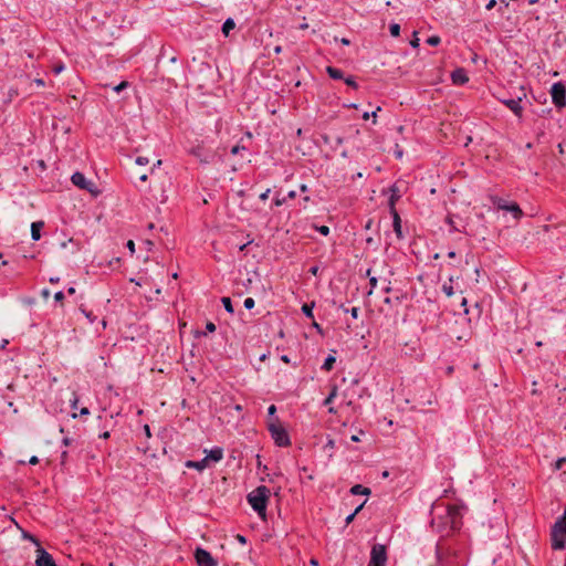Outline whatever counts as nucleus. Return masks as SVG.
Segmentation results:
<instances>
[{
    "label": "nucleus",
    "mask_w": 566,
    "mask_h": 566,
    "mask_svg": "<svg viewBox=\"0 0 566 566\" xmlns=\"http://www.w3.org/2000/svg\"><path fill=\"white\" fill-rule=\"evenodd\" d=\"M452 82L458 85H463L469 82V77L463 69H457L451 74Z\"/></svg>",
    "instance_id": "obj_15"
},
{
    "label": "nucleus",
    "mask_w": 566,
    "mask_h": 566,
    "mask_svg": "<svg viewBox=\"0 0 566 566\" xmlns=\"http://www.w3.org/2000/svg\"><path fill=\"white\" fill-rule=\"evenodd\" d=\"M300 191H301V192H307V191H308V187H307L305 184H302V185L300 186Z\"/></svg>",
    "instance_id": "obj_64"
},
{
    "label": "nucleus",
    "mask_w": 566,
    "mask_h": 566,
    "mask_svg": "<svg viewBox=\"0 0 566 566\" xmlns=\"http://www.w3.org/2000/svg\"><path fill=\"white\" fill-rule=\"evenodd\" d=\"M315 230L325 237L329 234V228L327 226H315Z\"/></svg>",
    "instance_id": "obj_37"
},
{
    "label": "nucleus",
    "mask_w": 566,
    "mask_h": 566,
    "mask_svg": "<svg viewBox=\"0 0 566 566\" xmlns=\"http://www.w3.org/2000/svg\"><path fill=\"white\" fill-rule=\"evenodd\" d=\"M312 326L319 333V334H323V328L322 326L316 323L315 321L313 322Z\"/></svg>",
    "instance_id": "obj_55"
},
{
    "label": "nucleus",
    "mask_w": 566,
    "mask_h": 566,
    "mask_svg": "<svg viewBox=\"0 0 566 566\" xmlns=\"http://www.w3.org/2000/svg\"><path fill=\"white\" fill-rule=\"evenodd\" d=\"M315 306V303H305L302 305V313L307 317V318H314V314H313V308Z\"/></svg>",
    "instance_id": "obj_25"
},
{
    "label": "nucleus",
    "mask_w": 566,
    "mask_h": 566,
    "mask_svg": "<svg viewBox=\"0 0 566 566\" xmlns=\"http://www.w3.org/2000/svg\"><path fill=\"white\" fill-rule=\"evenodd\" d=\"M44 227L43 221H35L31 224V238L33 241H39L41 239V230Z\"/></svg>",
    "instance_id": "obj_17"
},
{
    "label": "nucleus",
    "mask_w": 566,
    "mask_h": 566,
    "mask_svg": "<svg viewBox=\"0 0 566 566\" xmlns=\"http://www.w3.org/2000/svg\"><path fill=\"white\" fill-rule=\"evenodd\" d=\"M565 463H566V457L558 458L553 465V470L554 471L560 470Z\"/></svg>",
    "instance_id": "obj_33"
},
{
    "label": "nucleus",
    "mask_w": 566,
    "mask_h": 566,
    "mask_svg": "<svg viewBox=\"0 0 566 566\" xmlns=\"http://www.w3.org/2000/svg\"><path fill=\"white\" fill-rule=\"evenodd\" d=\"M500 3H501L502 6L497 9V11H499L501 14H503V12H504V11H503V9L509 7V1H507V0H500Z\"/></svg>",
    "instance_id": "obj_47"
},
{
    "label": "nucleus",
    "mask_w": 566,
    "mask_h": 566,
    "mask_svg": "<svg viewBox=\"0 0 566 566\" xmlns=\"http://www.w3.org/2000/svg\"><path fill=\"white\" fill-rule=\"evenodd\" d=\"M446 222L451 227V232L459 231V229L454 226L453 219L451 216H448Z\"/></svg>",
    "instance_id": "obj_43"
},
{
    "label": "nucleus",
    "mask_w": 566,
    "mask_h": 566,
    "mask_svg": "<svg viewBox=\"0 0 566 566\" xmlns=\"http://www.w3.org/2000/svg\"><path fill=\"white\" fill-rule=\"evenodd\" d=\"M29 463L35 465L39 463V458L36 455H32L29 460Z\"/></svg>",
    "instance_id": "obj_57"
},
{
    "label": "nucleus",
    "mask_w": 566,
    "mask_h": 566,
    "mask_svg": "<svg viewBox=\"0 0 566 566\" xmlns=\"http://www.w3.org/2000/svg\"><path fill=\"white\" fill-rule=\"evenodd\" d=\"M71 181L74 186H76L80 189L88 191L94 197H97L101 193V190L97 188V186L92 180L86 179L84 174L80 171H75L72 175Z\"/></svg>",
    "instance_id": "obj_6"
},
{
    "label": "nucleus",
    "mask_w": 566,
    "mask_h": 566,
    "mask_svg": "<svg viewBox=\"0 0 566 566\" xmlns=\"http://www.w3.org/2000/svg\"><path fill=\"white\" fill-rule=\"evenodd\" d=\"M295 197H296V191L295 190L289 191L286 197H283V198H280V197L276 196L273 199V206L281 207V206H283L287 201V199H294Z\"/></svg>",
    "instance_id": "obj_20"
},
{
    "label": "nucleus",
    "mask_w": 566,
    "mask_h": 566,
    "mask_svg": "<svg viewBox=\"0 0 566 566\" xmlns=\"http://www.w3.org/2000/svg\"><path fill=\"white\" fill-rule=\"evenodd\" d=\"M195 559L198 566H217L216 559L205 548L197 547L195 551Z\"/></svg>",
    "instance_id": "obj_11"
},
{
    "label": "nucleus",
    "mask_w": 566,
    "mask_h": 566,
    "mask_svg": "<svg viewBox=\"0 0 566 566\" xmlns=\"http://www.w3.org/2000/svg\"><path fill=\"white\" fill-rule=\"evenodd\" d=\"M336 363V357L333 355H328L322 365V370L331 371L334 368V365Z\"/></svg>",
    "instance_id": "obj_24"
},
{
    "label": "nucleus",
    "mask_w": 566,
    "mask_h": 566,
    "mask_svg": "<svg viewBox=\"0 0 566 566\" xmlns=\"http://www.w3.org/2000/svg\"><path fill=\"white\" fill-rule=\"evenodd\" d=\"M346 85H348L349 87L354 88V90H357L358 88V84L355 80L354 76L349 75V76H345L344 80Z\"/></svg>",
    "instance_id": "obj_30"
},
{
    "label": "nucleus",
    "mask_w": 566,
    "mask_h": 566,
    "mask_svg": "<svg viewBox=\"0 0 566 566\" xmlns=\"http://www.w3.org/2000/svg\"><path fill=\"white\" fill-rule=\"evenodd\" d=\"M465 511L467 506L461 502L450 503L438 499L431 505V525L437 532L449 536L461 530Z\"/></svg>",
    "instance_id": "obj_1"
},
{
    "label": "nucleus",
    "mask_w": 566,
    "mask_h": 566,
    "mask_svg": "<svg viewBox=\"0 0 566 566\" xmlns=\"http://www.w3.org/2000/svg\"><path fill=\"white\" fill-rule=\"evenodd\" d=\"M74 443V440L72 438H69V437H64L63 440H62V444L64 447H70Z\"/></svg>",
    "instance_id": "obj_45"
},
{
    "label": "nucleus",
    "mask_w": 566,
    "mask_h": 566,
    "mask_svg": "<svg viewBox=\"0 0 566 566\" xmlns=\"http://www.w3.org/2000/svg\"><path fill=\"white\" fill-rule=\"evenodd\" d=\"M67 457H69L67 451L64 450V451L61 452V457L60 458H61V464L62 465H64L66 463Z\"/></svg>",
    "instance_id": "obj_48"
},
{
    "label": "nucleus",
    "mask_w": 566,
    "mask_h": 566,
    "mask_svg": "<svg viewBox=\"0 0 566 566\" xmlns=\"http://www.w3.org/2000/svg\"><path fill=\"white\" fill-rule=\"evenodd\" d=\"M270 192H271V189L268 188L264 192H262L260 195V199L263 200V201L266 200L269 198Z\"/></svg>",
    "instance_id": "obj_52"
},
{
    "label": "nucleus",
    "mask_w": 566,
    "mask_h": 566,
    "mask_svg": "<svg viewBox=\"0 0 566 566\" xmlns=\"http://www.w3.org/2000/svg\"><path fill=\"white\" fill-rule=\"evenodd\" d=\"M344 311L347 312V313H350L352 317L355 318V319L358 317V313H359V308L358 307H352L350 310L344 308Z\"/></svg>",
    "instance_id": "obj_42"
},
{
    "label": "nucleus",
    "mask_w": 566,
    "mask_h": 566,
    "mask_svg": "<svg viewBox=\"0 0 566 566\" xmlns=\"http://www.w3.org/2000/svg\"><path fill=\"white\" fill-rule=\"evenodd\" d=\"M369 284H370L371 289L376 287L377 277L376 276H370L369 277Z\"/></svg>",
    "instance_id": "obj_58"
},
{
    "label": "nucleus",
    "mask_w": 566,
    "mask_h": 566,
    "mask_svg": "<svg viewBox=\"0 0 566 566\" xmlns=\"http://www.w3.org/2000/svg\"><path fill=\"white\" fill-rule=\"evenodd\" d=\"M135 163L139 166H145L149 163V159L147 157H143V156H138L136 159H135Z\"/></svg>",
    "instance_id": "obj_41"
},
{
    "label": "nucleus",
    "mask_w": 566,
    "mask_h": 566,
    "mask_svg": "<svg viewBox=\"0 0 566 566\" xmlns=\"http://www.w3.org/2000/svg\"><path fill=\"white\" fill-rule=\"evenodd\" d=\"M497 208L511 212L515 219L521 218L523 214L520 206L516 202H509L506 200L500 199L497 202Z\"/></svg>",
    "instance_id": "obj_13"
},
{
    "label": "nucleus",
    "mask_w": 566,
    "mask_h": 566,
    "mask_svg": "<svg viewBox=\"0 0 566 566\" xmlns=\"http://www.w3.org/2000/svg\"><path fill=\"white\" fill-rule=\"evenodd\" d=\"M551 96L553 104L557 108H563L566 106V86L563 82H556L551 87Z\"/></svg>",
    "instance_id": "obj_8"
},
{
    "label": "nucleus",
    "mask_w": 566,
    "mask_h": 566,
    "mask_svg": "<svg viewBox=\"0 0 566 566\" xmlns=\"http://www.w3.org/2000/svg\"><path fill=\"white\" fill-rule=\"evenodd\" d=\"M401 28L398 23H391V38L398 39L400 36Z\"/></svg>",
    "instance_id": "obj_32"
},
{
    "label": "nucleus",
    "mask_w": 566,
    "mask_h": 566,
    "mask_svg": "<svg viewBox=\"0 0 566 566\" xmlns=\"http://www.w3.org/2000/svg\"><path fill=\"white\" fill-rule=\"evenodd\" d=\"M426 43L430 46H437L441 43V39L438 35H431L426 40Z\"/></svg>",
    "instance_id": "obj_31"
},
{
    "label": "nucleus",
    "mask_w": 566,
    "mask_h": 566,
    "mask_svg": "<svg viewBox=\"0 0 566 566\" xmlns=\"http://www.w3.org/2000/svg\"><path fill=\"white\" fill-rule=\"evenodd\" d=\"M400 197V190L396 187V185H391V209L394 208L395 200Z\"/></svg>",
    "instance_id": "obj_29"
},
{
    "label": "nucleus",
    "mask_w": 566,
    "mask_h": 566,
    "mask_svg": "<svg viewBox=\"0 0 566 566\" xmlns=\"http://www.w3.org/2000/svg\"><path fill=\"white\" fill-rule=\"evenodd\" d=\"M223 458V449L220 447L212 448L208 454L205 457L207 459V463L209 464L210 461L212 462H219Z\"/></svg>",
    "instance_id": "obj_16"
},
{
    "label": "nucleus",
    "mask_w": 566,
    "mask_h": 566,
    "mask_svg": "<svg viewBox=\"0 0 566 566\" xmlns=\"http://www.w3.org/2000/svg\"><path fill=\"white\" fill-rule=\"evenodd\" d=\"M128 86V83L123 81L120 82L117 86L114 87V91L119 93L120 91H123L124 88H126Z\"/></svg>",
    "instance_id": "obj_44"
},
{
    "label": "nucleus",
    "mask_w": 566,
    "mask_h": 566,
    "mask_svg": "<svg viewBox=\"0 0 566 566\" xmlns=\"http://www.w3.org/2000/svg\"><path fill=\"white\" fill-rule=\"evenodd\" d=\"M437 563L431 566H465L467 552L454 542H438L436 545Z\"/></svg>",
    "instance_id": "obj_2"
},
{
    "label": "nucleus",
    "mask_w": 566,
    "mask_h": 566,
    "mask_svg": "<svg viewBox=\"0 0 566 566\" xmlns=\"http://www.w3.org/2000/svg\"><path fill=\"white\" fill-rule=\"evenodd\" d=\"M266 428L275 446L280 448H286L291 446L292 442L290 434L284 426L280 422L279 418L268 421Z\"/></svg>",
    "instance_id": "obj_5"
},
{
    "label": "nucleus",
    "mask_w": 566,
    "mask_h": 566,
    "mask_svg": "<svg viewBox=\"0 0 566 566\" xmlns=\"http://www.w3.org/2000/svg\"><path fill=\"white\" fill-rule=\"evenodd\" d=\"M209 464L207 463V459H201L200 461L188 460L186 462V467L189 469H196L198 471L205 470Z\"/></svg>",
    "instance_id": "obj_18"
},
{
    "label": "nucleus",
    "mask_w": 566,
    "mask_h": 566,
    "mask_svg": "<svg viewBox=\"0 0 566 566\" xmlns=\"http://www.w3.org/2000/svg\"><path fill=\"white\" fill-rule=\"evenodd\" d=\"M353 495H368L370 494V490L361 484H355L350 488L349 491Z\"/></svg>",
    "instance_id": "obj_23"
},
{
    "label": "nucleus",
    "mask_w": 566,
    "mask_h": 566,
    "mask_svg": "<svg viewBox=\"0 0 566 566\" xmlns=\"http://www.w3.org/2000/svg\"><path fill=\"white\" fill-rule=\"evenodd\" d=\"M551 543L552 548L555 551H560L565 548L566 544V511L563 515H560L551 531Z\"/></svg>",
    "instance_id": "obj_4"
},
{
    "label": "nucleus",
    "mask_w": 566,
    "mask_h": 566,
    "mask_svg": "<svg viewBox=\"0 0 566 566\" xmlns=\"http://www.w3.org/2000/svg\"><path fill=\"white\" fill-rule=\"evenodd\" d=\"M391 227L398 240H403L409 235V228L403 227L402 220L395 209H391Z\"/></svg>",
    "instance_id": "obj_10"
},
{
    "label": "nucleus",
    "mask_w": 566,
    "mask_h": 566,
    "mask_svg": "<svg viewBox=\"0 0 566 566\" xmlns=\"http://www.w3.org/2000/svg\"><path fill=\"white\" fill-rule=\"evenodd\" d=\"M276 413V407L275 405H271L269 408H268V417H269V421L270 420H274L275 418H277L275 416Z\"/></svg>",
    "instance_id": "obj_36"
},
{
    "label": "nucleus",
    "mask_w": 566,
    "mask_h": 566,
    "mask_svg": "<svg viewBox=\"0 0 566 566\" xmlns=\"http://www.w3.org/2000/svg\"><path fill=\"white\" fill-rule=\"evenodd\" d=\"M337 396V386L336 385H333L332 386V389H331V392L328 394V396L324 399L323 401V405L324 406H329L334 399L336 398Z\"/></svg>",
    "instance_id": "obj_26"
},
{
    "label": "nucleus",
    "mask_w": 566,
    "mask_h": 566,
    "mask_svg": "<svg viewBox=\"0 0 566 566\" xmlns=\"http://www.w3.org/2000/svg\"><path fill=\"white\" fill-rule=\"evenodd\" d=\"M281 360L284 361L285 364H290L291 363L290 357L287 355H282L281 356Z\"/></svg>",
    "instance_id": "obj_62"
},
{
    "label": "nucleus",
    "mask_w": 566,
    "mask_h": 566,
    "mask_svg": "<svg viewBox=\"0 0 566 566\" xmlns=\"http://www.w3.org/2000/svg\"><path fill=\"white\" fill-rule=\"evenodd\" d=\"M356 515H353V513H350L346 518H345V524L346 525H349L354 518H355Z\"/></svg>",
    "instance_id": "obj_56"
},
{
    "label": "nucleus",
    "mask_w": 566,
    "mask_h": 566,
    "mask_svg": "<svg viewBox=\"0 0 566 566\" xmlns=\"http://www.w3.org/2000/svg\"><path fill=\"white\" fill-rule=\"evenodd\" d=\"M80 415L81 416H86V415H90V410L87 407H83L81 410H80Z\"/></svg>",
    "instance_id": "obj_60"
},
{
    "label": "nucleus",
    "mask_w": 566,
    "mask_h": 566,
    "mask_svg": "<svg viewBox=\"0 0 566 566\" xmlns=\"http://www.w3.org/2000/svg\"><path fill=\"white\" fill-rule=\"evenodd\" d=\"M64 293L62 291H59L54 294L55 302H62L64 300Z\"/></svg>",
    "instance_id": "obj_46"
},
{
    "label": "nucleus",
    "mask_w": 566,
    "mask_h": 566,
    "mask_svg": "<svg viewBox=\"0 0 566 566\" xmlns=\"http://www.w3.org/2000/svg\"><path fill=\"white\" fill-rule=\"evenodd\" d=\"M235 28V22L232 18H228L222 24V33L224 36H229L230 32Z\"/></svg>",
    "instance_id": "obj_22"
},
{
    "label": "nucleus",
    "mask_w": 566,
    "mask_h": 566,
    "mask_svg": "<svg viewBox=\"0 0 566 566\" xmlns=\"http://www.w3.org/2000/svg\"><path fill=\"white\" fill-rule=\"evenodd\" d=\"M30 539H32L38 545L35 566H57L53 556L40 546V543L36 538L30 536Z\"/></svg>",
    "instance_id": "obj_9"
},
{
    "label": "nucleus",
    "mask_w": 566,
    "mask_h": 566,
    "mask_svg": "<svg viewBox=\"0 0 566 566\" xmlns=\"http://www.w3.org/2000/svg\"><path fill=\"white\" fill-rule=\"evenodd\" d=\"M402 156H403V149L401 148V146L398 143H396V145H395V157L397 159H401Z\"/></svg>",
    "instance_id": "obj_38"
},
{
    "label": "nucleus",
    "mask_w": 566,
    "mask_h": 566,
    "mask_svg": "<svg viewBox=\"0 0 566 566\" xmlns=\"http://www.w3.org/2000/svg\"><path fill=\"white\" fill-rule=\"evenodd\" d=\"M170 50H171V48L161 46L159 55H158V61H160L165 57H168L169 62L176 63L177 56L175 54H170L169 53Z\"/></svg>",
    "instance_id": "obj_21"
},
{
    "label": "nucleus",
    "mask_w": 566,
    "mask_h": 566,
    "mask_svg": "<svg viewBox=\"0 0 566 566\" xmlns=\"http://www.w3.org/2000/svg\"><path fill=\"white\" fill-rule=\"evenodd\" d=\"M318 271H319V268L317 265H313L310 268L308 272L312 274V275H317L318 274Z\"/></svg>",
    "instance_id": "obj_51"
},
{
    "label": "nucleus",
    "mask_w": 566,
    "mask_h": 566,
    "mask_svg": "<svg viewBox=\"0 0 566 566\" xmlns=\"http://www.w3.org/2000/svg\"><path fill=\"white\" fill-rule=\"evenodd\" d=\"M243 150H245V146H243V145H239V144H238V145H235V146H233V147L231 148V154H232V155H238V154H240V153H241V151H243Z\"/></svg>",
    "instance_id": "obj_40"
},
{
    "label": "nucleus",
    "mask_w": 566,
    "mask_h": 566,
    "mask_svg": "<svg viewBox=\"0 0 566 566\" xmlns=\"http://www.w3.org/2000/svg\"><path fill=\"white\" fill-rule=\"evenodd\" d=\"M270 494L271 492L269 488L265 485H260L250 492L247 496L248 503L261 518H265L266 516V507Z\"/></svg>",
    "instance_id": "obj_3"
},
{
    "label": "nucleus",
    "mask_w": 566,
    "mask_h": 566,
    "mask_svg": "<svg viewBox=\"0 0 566 566\" xmlns=\"http://www.w3.org/2000/svg\"><path fill=\"white\" fill-rule=\"evenodd\" d=\"M221 302H222V305L224 307V310L230 313V314H233L234 313V308L232 306V302H231V298L228 297V296H224L221 298Z\"/></svg>",
    "instance_id": "obj_28"
},
{
    "label": "nucleus",
    "mask_w": 566,
    "mask_h": 566,
    "mask_svg": "<svg viewBox=\"0 0 566 566\" xmlns=\"http://www.w3.org/2000/svg\"><path fill=\"white\" fill-rule=\"evenodd\" d=\"M326 72L333 80H344L345 74L340 69L334 67V66H327Z\"/></svg>",
    "instance_id": "obj_19"
},
{
    "label": "nucleus",
    "mask_w": 566,
    "mask_h": 566,
    "mask_svg": "<svg viewBox=\"0 0 566 566\" xmlns=\"http://www.w3.org/2000/svg\"><path fill=\"white\" fill-rule=\"evenodd\" d=\"M442 291L446 293L447 296H452L454 294L453 286L451 284L444 283L442 285Z\"/></svg>",
    "instance_id": "obj_35"
},
{
    "label": "nucleus",
    "mask_w": 566,
    "mask_h": 566,
    "mask_svg": "<svg viewBox=\"0 0 566 566\" xmlns=\"http://www.w3.org/2000/svg\"><path fill=\"white\" fill-rule=\"evenodd\" d=\"M214 331H216V325H214V323H212V322H208V323L206 324V332H199V331H198V332H196V335H195V336H196V337L206 336V335H207V333H213Z\"/></svg>",
    "instance_id": "obj_27"
},
{
    "label": "nucleus",
    "mask_w": 566,
    "mask_h": 566,
    "mask_svg": "<svg viewBox=\"0 0 566 566\" xmlns=\"http://www.w3.org/2000/svg\"><path fill=\"white\" fill-rule=\"evenodd\" d=\"M557 40H558V41H564V42H566V35H564L562 32H559V33L557 34Z\"/></svg>",
    "instance_id": "obj_63"
},
{
    "label": "nucleus",
    "mask_w": 566,
    "mask_h": 566,
    "mask_svg": "<svg viewBox=\"0 0 566 566\" xmlns=\"http://www.w3.org/2000/svg\"><path fill=\"white\" fill-rule=\"evenodd\" d=\"M126 247H127V249H128L132 253H134V252H135V243H134V241H133V240H128V241H127V243H126Z\"/></svg>",
    "instance_id": "obj_50"
},
{
    "label": "nucleus",
    "mask_w": 566,
    "mask_h": 566,
    "mask_svg": "<svg viewBox=\"0 0 566 566\" xmlns=\"http://www.w3.org/2000/svg\"><path fill=\"white\" fill-rule=\"evenodd\" d=\"M496 6V0H489V2L485 6L486 10H492Z\"/></svg>",
    "instance_id": "obj_53"
},
{
    "label": "nucleus",
    "mask_w": 566,
    "mask_h": 566,
    "mask_svg": "<svg viewBox=\"0 0 566 566\" xmlns=\"http://www.w3.org/2000/svg\"><path fill=\"white\" fill-rule=\"evenodd\" d=\"M410 33L412 34V39L409 40V45L412 49H417L419 46V39L417 36V32L416 31H411Z\"/></svg>",
    "instance_id": "obj_34"
},
{
    "label": "nucleus",
    "mask_w": 566,
    "mask_h": 566,
    "mask_svg": "<svg viewBox=\"0 0 566 566\" xmlns=\"http://www.w3.org/2000/svg\"><path fill=\"white\" fill-rule=\"evenodd\" d=\"M77 401H78V399L76 397L71 401V408L72 409H76L77 408Z\"/></svg>",
    "instance_id": "obj_61"
},
{
    "label": "nucleus",
    "mask_w": 566,
    "mask_h": 566,
    "mask_svg": "<svg viewBox=\"0 0 566 566\" xmlns=\"http://www.w3.org/2000/svg\"><path fill=\"white\" fill-rule=\"evenodd\" d=\"M144 432H145L147 438L151 437L150 427L148 424L144 426Z\"/></svg>",
    "instance_id": "obj_59"
},
{
    "label": "nucleus",
    "mask_w": 566,
    "mask_h": 566,
    "mask_svg": "<svg viewBox=\"0 0 566 566\" xmlns=\"http://www.w3.org/2000/svg\"><path fill=\"white\" fill-rule=\"evenodd\" d=\"M500 102L504 104L509 109L513 112L514 115L521 117L523 113V107L521 105L522 97L517 98H501Z\"/></svg>",
    "instance_id": "obj_14"
},
{
    "label": "nucleus",
    "mask_w": 566,
    "mask_h": 566,
    "mask_svg": "<svg viewBox=\"0 0 566 566\" xmlns=\"http://www.w3.org/2000/svg\"><path fill=\"white\" fill-rule=\"evenodd\" d=\"M334 41H335V42H337V41H339V39H338L337 36H335V38H334ZM340 43H342L343 45H349V44H350V40H349V39H347V38H342V39H340Z\"/></svg>",
    "instance_id": "obj_49"
},
{
    "label": "nucleus",
    "mask_w": 566,
    "mask_h": 566,
    "mask_svg": "<svg viewBox=\"0 0 566 566\" xmlns=\"http://www.w3.org/2000/svg\"><path fill=\"white\" fill-rule=\"evenodd\" d=\"M247 310H252L255 305V301L252 297H247L243 303Z\"/></svg>",
    "instance_id": "obj_39"
},
{
    "label": "nucleus",
    "mask_w": 566,
    "mask_h": 566,
    "mask_svg": "<svg viewBox=\"0 0 566 566\" xmlns=\"http://www.w3.org/2000/svg\"><path fill=\"white\" fill-rule=\"evenodd\" d=\"M387 546L385 544H374L370 551L368 566H386Z\"/></svg>",
    "instance_id": "obj_7"
},
{
    "label": "nucleus",
    "mask_w": 566,
    "mask_h": 566,
    "mask_svg": "<svg viewBox=\"0 0 566 566\" xmlns=\"http://www.w3.org/2000/svg\"><path fill=\"white\" fill-rule=\"evenodd\" d=\"M365 503H366V501H364L361 504H359V505L354 510V512H352V513H353V515H357V514L361 511V509L364 507Z\"/></svg>",
    "instance_id": "obj_54"
},
{
    "label": "nucleus",
    "mask_w": 566,
    "mask_h": 566,
    "mask_svg": "<svg viewBox=\"0 0 566 566\" xmlns=\"http://www.w3.org/2000/svg\"><path fill=\"white\" fill-rule=\"evenodd\" d=\"M190 154L193 155L202 164H209L214 158L213 151L207 150L202 145L192 147Z\"/></svg>",
    "instance_id": "obj_12"
}]
</instances>
